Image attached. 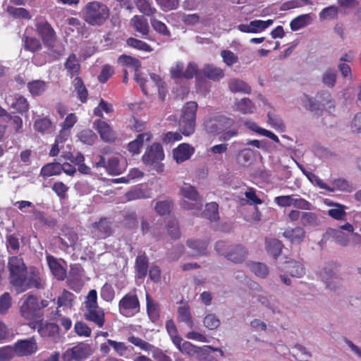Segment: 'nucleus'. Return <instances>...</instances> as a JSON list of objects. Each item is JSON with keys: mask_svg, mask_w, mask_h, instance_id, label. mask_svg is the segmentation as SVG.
<instances>
[{"mask_svg": "<svg viewBox=\"0 0 361 361\" xmlns=\"http://www.w3.org/2000/svg\"><path fill=\"white\" fill-rule=\"evenodd\" d=\"M44 46L47 49V55L49 62L57 61L64 55V47L62 46H56V42H51L50 45Z\"/></svg>", "mask_w": 361, "mask_h": 361, "instance_id": "obj_37", "label": "nucleus"}, {"mask_svg": "<svg viewBox=\"0 0 361 361\" xmlns=\"http://www.w3.org/2000/svg\"><path fill=\"white\" fill-rule=\"evenodd\" d=\"M6 104L11 108L16 110L17 113L23 114L29 110V104L27 100L23 96L13 97L10 96L6 99Z\"/></svg>", "mask_w": 361, "mask_h": 361, "instance_id": "obj_20", "label": "nucleus"}, {"mask_svg": "<svg viewBox=\"0 0 361 361\" xmlns=\"http://www.w3.org/2000/svg\"><path fill=\"white\" fill-rule=\"evenodd\" d=\"M301 224L303 226H317L319 220L317 214L311 212H303L301 214Z\"/></svg>", "mask_w": 361, "mask_h": 361, "instance_id": "obj_46", "label": "nucleus"}, {"mask_svg": "<svg viewBox=\"0 0 361 361\" xmlns=\"http://www.w3.org/2000/svg\"><path fill=\"white\" fill-rule=\"evenodd\" d=\"M164 159V152L162 146L159 143H153L147 147L142 156L145 164L152 166L157 172H162L164 166L161 161Z\"/></svg>", "mask_w": 361, "mask_h": 361, "instance_id": "obj_7", "label": "nucleus"}, {"mask_svg": "<svg viewBox=\"0 0 361 361\" xmlns=\"http://www.w3.org/2000/svg\"><path fill=\"white\" fill-rule=\"evenodd\" d=\"M27 88L32 95L38 96L46 90V83L42 80H34L28 82Z\"/></svg>", "mask_w": 361, "mask_h": 361, "instance_id": "obj_52", "label": "nucleus"}, {"mask_svg": "<svg viewBox=\"0 0 361 361\" xmlns=\"http://www.w3.org/2000/svg\"><path fill=\"white\" fill-rule=\"evenodd\" d=\"M6 11L13 18H23L30 19L31 16L28 11L24 8H16L11 6H8L6 8Z\"/></svg>", "mask_w": 361, "mask_h": 361, "instance_id": "obj_57", "label": "nucleus"}, {"mask_svg": "<svg viewBox=\"0 0 361 361\" xmlns=\"http://www.w3.org/2000/svg\"><path fill=\"white\" fill-rule=\"evenodd\" d=\"M65 68L68 75L73 78L78 75L80 71V64L75 54H71L65 62Z\"/></svg>", "mask_w": 361, "mask_h": 361, "instance_id": "obj_30", "label": "nucleus"}, {"mask_svg": "<svg viewBox=\"0 0 361 361\" xmlns=\"http://www.w3.org/2000/svg\"><path fill=\"white\" fill-rule=\"evenodd\" d=\"M59 331V326L56 323L43 322L42 319H39L37 331L42 337L49 338L56 341L60 337Z\"/></svg>", "mask_w": 361, "mask_h": 361, "instance_id": "obj_14", "label": "nucleus"}, {"mask_svg": "<svg viewBox=\"0 0 361 361\" xmlns=\"http://www.w3.org/2000/svg\"><path fill=\"white\" fill-rule=\"evenodd\" d=\"M61 174V163L56 161L46 164L40 170V176L44 178Z\"/></svg>", "mask_w": 361, "mask_h": 361, "instance_id": "obj_33", "label": "nucleus"}, {"mask_svg": "<svg viewBox=\"0 0 361 361\" xmlns=\"http://www.w3.org/2000/svg\"><path fill=\"white\" fill-rule=\"evenodd\" d=\"M302 102L307 109L315 112L320 111L321 114L324 110L331 113V109L334 110L336 106L335 100L331 97V93L326 90L318 92L314 99L305 94Z\"/></svg>", "mask_w": 361, "mask_h": 361, "instance_id": "obj_2", "label": "nucleus"}, {"mask_svg": "<svg viewBox=\"0 0 361 361\" xmlns=\"http://www.w3.org/2000/svg\"><path fill=\"white\" fill-rule=\"evenodd\" d=\"M138 11L146 16H153L157 8L152 6L151 0H133Z\"/></svg>", "mask_w": 361, "mask_h": 361, "instance_id": "obj_34", "label": "nucleus"}, {"mask_svg": "<svg viewBox=\"0 0 361 361\" xmlns=\"http://www.w3.org/2000/svg\"><path fill=\"white\" fill-rule=\"evenodd\" d=\"M134 30L142 36L147 35L149 32V26L147 20L143 16H134L130 20Z\"/></svg>", "mask_w": 361, "mask_h": 361, "instance_id": "obj_24", "label": "nucleus"}, {"mask_svg": "<svg viewBox=\"0 0 361 361\" xmlns=\"http://www.w3.org/2000/svg\"><path fill=\"white\" fill-rule=\"evenodd\" d=\"M69 188L64 184L62 181H56L51 186V190L56 193L60 200H65L67 198V192Z\"/></svg>", "mask_w": 361, "mask_h": 361, "instance_id": "obj_60", "label": "nucleus"}, {"mask_svg": "<svg viewBox=\"0 0 361 361\" xmlns=\"http://www.w3.org/2000/svg\"><path fill=\"white\" fill-rule=\"evenodd\" d=\"M52 123L48 118H42L36 120L34 123V128L36 131L44 133L51 129Z\"/></svg>", "mask_w": 361, "mask_h": 361, "instance_id": "obj_61", "label": "nucleus"}, {"mask_svg": "<svg viewBox=\"0 0 361 361\" xmlns=\"http://www.w3.org/2000/svg\"><path fill=\"white\" fill-rule=\"evenodd\" d=\"M187 245L194 250L195 255H208V242L206 240H188Z\"/></svg>", "mask_w": 361, "mask_h": 361, "instance_id": "obj_38", "label": "nucleus"}, {"mask_svg": "<svg viewBox=\"0 0 361 361\" xmlns=\"http://www.w3.org/2000/svg\"><path fill=\"white\" fill-rule=\"evenodd\" d=\"M24 49L32 53L39 51L42 49V44L35 37L24 36L23 38Z\"/></svg>", "mask_w": 361, "mask_h": 361, "instance_id": "obj_43", "label": "nucleus"}, {"mask_svg": "<svg viewBox=\"0 0 361 361\" xmlns=\"http://www.w3.org/2000/svg\"><path fill=\"white\" fill-rule=\"evenodd\" d=\"M118 63L122 66L133 68L135 72H137L141 66V63L137 59L126 54L121 55L118 57Z\"/></svg>", "mask_w": 361, "mask_h": 361, "instance_id": "obj_40", "label": "nucleus"}, {"mask_svg": "<svg viewBox=\"0 0 361 361\" xmlns=\"http://www.w3.org/2000/svg\"><path fill=\"white\" fill-rule=\"evenodd\" d=\"M127 44L133 48L146 52H151L153 49L146 42L134 37H130L126 41Z\"/></svg>", "mask_w": 361, "mask_h": 361, "instance_id": "obj_53", "label": "nucleus"}, {"mask_svg": "<svg viewBox=\"0 0 361 361\" xmlns=\"http://www.w3.org/2000/svg\"><path fill=\"white\" fill-rule=\"evenodd\" d=\"M333 192L339 190L345 192H351L354 190V188L351 183L344 178H338L332 182Z\"/></svg>", "mask_w": 361, "mask_h": 361, "instance_id": "obj_47", "label": "nucleus"}, {"mask_svg": "<svg viewBox=\"0 0 361 361\" xmlns=\"http://www.w3.org/2000/svg\"><path fill=\"white\" fill-rule=\"evenodd\" d=\"M235 121L225 116L219 115L204 122V128L209 134H219L235 126Z\"/></svg>", "mask_w": 361, "mask_h": 361, "instance_id": "obj_9", "label": "nucleus"}, {"mask_svg": "<svg viewBox=\"0 0 361 361\" xmlns=\"http://www.w3.org/2000/svg\"><path fill=\"white\" fill-rule=\"evenodd\" d=\"M203 75L209 80H219L224 76V71L213 64H206L202 68Z\"/></svg>", "mask_w": 361, "mask_h": 361, "instance_id": "obj_29", "label": "nucleus"}, {"mask_svg": "<svg viewBox=\"0 0 361 361\" xmlns=\"http://www.w3.org/2000/svg\"><path fill=\"white\" fill-rule=\"evenodd\" d=\"M198 105L195 102H188L182 108L178 128L182 135L190 136L195 130L196 114Z\"/></svg>", "mask_w": 361, "mask_h": 361, "instance_id": "obj_3", "label": "nucleus"}, {"mask_svg": "<svg viewBox=\"0 0 361 361\" xmlns=\"http://www.w3.org/2000/svg\"><path fill=\"white\" fill-rule=\"evenodd\" d=\"M178 321L179 322H184L189 328L193 327L190 310L188 305L178 308Z\"/></svg>", "mask_w": 361, "mask_h": 361, "instance_id": "obj_39", "label": "nucleus"}, {"mask_svg": "<svg viewBox=\"0 0 361 361\" xmlns=\"http://www.w3.org/2000/svg\"><path fill=\"white\" fill-rule=\"evenodd\" d=\"M20 315L27 320L41 319L43 312L40 311L38 298L33 294H27L20 307Z\"/></svg>", "mask_w": 361, "mask_h": 361, "instance_id": "obj_8", "label": "nucleus"}, {"mask_svg": "<svg viewBox=\"0 0 361 361\" xmlns=\"http://www.w3.org/2000/svg\"><path fill=\"white\" fill-rule=\"evenodd\" d=\"M180 195L191 201L193 203H190L187 201H183L182 207L186 209H197L200 210L202 207V200L197 190L195 187L190 184L184 183L180 190Z\"/></svg>", "mask_w": 361, "mask_h": 361, "instance_id": "obj_10", "label": "nucleus"}, {"mask_svg": "<svg viewBox=\"0 0 361 361\" xmlns=\"http://www.w3.org/2000/svg\"><path fill=\"white\" fill-rule=\"evenodd\" d=\"M46 260L51 274L59 281H63L66 277V270L57 261V259L51 255L46 256Z\"/></svg>", "mask_w": 361, "mask_h": 361, "instance_id": "obj_18", "label": "nucleus"}, {"mask_svg": "<svg viewBox=\"0 0 361 361\" xmlns=\"http://www.w3.org/2000/svg\"><path fill=\"white\" fill-rule=\"evenodd\" d=\"M250 270L258 277L265 278L269 274V269L266 264L261 262H250L248 264Z\"/></svg>", "mask_w": 361, "mask_h": 361, "instance_id": "obj_50", "label": "nucleus"}, {"mask_svg": "<svg viewBox=\"0 0 361 361\" xmlns=\"http://www.w3.org/2000/svg\"><path fill=\"white\" fill-rule=\"evenodd\" d=\"M140 302L136 288L126 293L118 301L119 314L125 317H133L140 312Z\"/></svg>", "mask_w": 361, "mask_h": 361, "instance_id": "obj_6", "label": "nucleus"}, {"mask_svg": "<svg viewBox=\"0 0 361 361\" xmlns=\"http://www.w3.org/2000/svg\"><path fill=\"white\" fill-rule=\"evenodd\" d=\"M124 171L119 164V159L116 157H113L109 159L106 162V171L111 175H119Z\"/></svg>", "mask_w": 361, "mask_h": 361, "instance_id": "obj_45", "label": "nucleus"}, {"mask_svg": "<svg viewBox=\"0 0 361 361\" xmlns=\"http://www.w3.org/2000/svg\"><path fill=\"white\" fill-rule=\"evenodd\" d=\"M172 208L173 202L169 200L157 202L154 206L156 212L161 216L170 214Z\"/></svg>", "mask_w": 361, "mask_h": 361, "instance_id": "obj_54", "label": "nucleus"}, {"mask_svg": "<svg viewBox=\"0 0 361 361\" xmlns=\"http://www.w3.org/2000/svg\"><path fill=\"white\" fill-rule=\"evenodd\" d=\"M283 236L292 244H300L305 238V231L300 226L287 228L283 233Z\"/></svg>", "mask_w": 361, "mask_h": 361, "instance_id": "obj_19", "label": "nucleus"}, {"mask_svg": "<svg viewBox=\"0 0 361 361\" xmlns=\"http://www.w3.org/2000/svg\"><path fill=\"white\" fill-rule=\"evenodd\" d=\"M322 277L326 284V287L329 289H335L336 286L334 283H338L340 279L336 276L333 270L325 267L322 273Z\"/></svg>", "mask_w": 361, "mask_h": 361, "instance_id": "obj_42", "label": "nucleus"}, {"mask_svg": "<svg viewBox=\"0 0 361 361\" xmlns=\"http://www.w3.org/2000/svg\"><path fill=\"white\" fill-rule=\"evenodd\" d=\"M12 348L13 353H16L18 356H27L37 351V345L35 338H30L17 341Z\"/></svg>", "mask_w": 361, "mask_h": 361, "instance_id": "obj_13", "label": "nucleus"}, {"mask_svg": "<svg viewBox=\"0 0 361 361\" xmlns=\"http://www.w3.org/2000/svg\"><path fill=\"white\" fill-rule=\"evenodd\" d=\"M80 142L87 145H92L97 139V135L90 129H84L78 134Z\"/></svg>", "mask_w": 361, "mask_h": 361, "instance_id": "obj_48", "label": "nucleus"}, {"mask_svg": "<svg viewBox=\"0 0 361 361\" xmlns=\"http://www.w3.org/2000/svg\"><path fill=\"white\" fill-rule=\"evenodd\" d=\"M218 208L219 205L214 202L207 203L202 212V216L210 221H217L219 218Z\"/></svg>", "mask_w": 361, "mask_h": 361, "instance_id": "obj_44", "label": "nucleus"}, {"mask_svg": "<svg viewBox=\"0 0 361 361\" xmlns=\"http://www.w3.org/2000/svg\"><path fill=\"white\" fill-rule=\"evenodd\" d=\"M267 117L268 123L273 128L281 132H284L286 130V126L283 121L278 116L269 112L267 114Z\"/></svg>", "mask_w": 361, "mask_h": 361, "instance_id": "obj_58", "label": "nucleus"}, {"mask_svg": "<svg viewBox=\"0 0 361 361\" xmlns=\"http://www.w3.org/2000/svg\"><path fill=\"white\" fill-rule=\"evenodd\" d=\"M149 267V259L146 254L137 256L135 262V269L136 271V276L139 279H144L147 274Z\"/></svg>", "mask_w": 361, "mask_h": 361, "instance_id": "obj_23", "label": "nucleus"}, {"mask_svg": "<svg viewBox=\"0 0 361 361\" xmlns=\"http://www.w3.org/2000/svg\"><path fill=\"white\" fill-rule=\"evenodd\" d=\"M146 309L147 315L152 322L159 320L160 317L159 305L148 293L146 294Z\"/></svg>", "mask_w": 361, "mask_h": 361, "instance_id": "obj_25", "label": "nucleus"}, {"mask_svg": "<svg viewBox=\"0 0 361 361\" xmlns=\"http://www.w3.org/2000/svg\"><path fill=\"white\" fill-rule=\"evenodd\" d=\"M23 283L18 286L16 292L21 293L32 288L37 290L44 289L47 283L40 270L35 267L30 266L27 269L26 274L23 278Z\"/></svg>", "mask_w": 361, "mask_h": 361, "instance_id": "obj_4", "label": "nucleus"}, {"mask_svg": "<svg viewBox=\"0 0 361 361\" xmlns=\"http://www.w3.org/2000/svg\"><path fill=\"white\" fill-rule=\"evenodd\" d=\"M36 32L44 45H50L57 40L56 33L51 25L47 20H40L35 24Z\"/></svg>", "mask_w": 361, "mask_h": 361, "instance_id": "obj_12", "label": "nucleus"}, {"mask_svg": "<svg viewBox=\"0 0 361 361\" xmlns=\"http://www.w3.org/2000/svg\"><path fill=\"white\" fill-rule=\"evenodd\" d=\"M151 25L152 28L158 33L166 36L170 37L171 36V32L168 29L166 24L161 20H159L155 18L151 19Z\"/></svg>", "mask_w": 361, "mask_h": 361, "instance_id": "obj_63", "label": "nucleus"}, {"mask_svg": "<svg viewBox=\"0 0 361 361\" xmlns=\"http://www.w3.org/2000/svg\"><path fill=\"white\" fill-rule=\"evenodd\" d=\"M111 222L106 217L101 218L92 224V228L100 233L102 238H106L114 233Z\"/></svg>", "mask_w": 361, "mask_h": 361, "instance_id": "obj_21", "label": "nucleus"}, {"mask_svg": "<svg viewBox=\"0 0 361 361\" xmlns=\"http://www.w3.org/2000/svg\"><path fill=\"white\" fill-rule=\"evenodd\" d=\"M100 295L104 301L111 302L115 298V290L111 284L106 283L101 288Z\"/></svg>", "mask_w": 361, "mask_h": 361, "instance_id": "obj_62", "label": "nucleus"}, {"mask_svg": "<svg viewBox=\"0 0 361 361\" xmlns=\"http://www.w3.org/2000/svg\"><path fill=\"white\" fill-rule=\"evenodd\" d=\"M312 21L311 13L300 15L293 18L290 23V27L293 31L299 30L308 25Z\"/></svg>", "mask_w": 361, "mask_h": 361, "instance_id": "obj_31", "label": "nucleus"}, {"mask_svg": "<svg viewBox=\"0 0 361 361\" xmlns=\"http://www.w3.org/2000/svg\"><path fill=\"white\" fill-rule=\"evenodd\" d=\"M229 90L232 92H241L244 94H250L251 87L245 82L239 79H231L228 82Z\"/></svg>", "mask_w": 361, "mask_h": 361, "instance_id": "obj_36", "label": "nucleus"}, {"mask_svg": "<svg viewBox=\"0 0 361 361\" xmlns=\"http://www.w3.org/2000/svg\"><path fill=\"white\" fill-rule=\"evenodd\" d=\"M94 127L103 141L114 142L116 140V133L106 121L98 119L94 122Z\"/></svg>", "mask_w": 361, "mask_h": 361, "instance_id": "obj_15", "label": "nucleus"}, {"mask_svg": "<svg viewBox=\"0 0 361 361\" xmlns=\"http://www.w3.org/2000/svg\"><path fill=\"white\" fill-rule=\"evenodd\" d=\"M255 158V152L252 149L245 148L238 152L235 161L242 167H248L251 165Z\"/></svg>", "mask_w": 361, "mask_h": 361, "instance_id": "obj_26", "label": "nucleus"}, {"mask_svg": "<svg viewBox=\"0 0 361 361\" xmlns=\"http://www.w3.org/2000/svg\"><path fill=\"white\" fill-rule=\"evenodd\" d=\"M166 229L169 235L173 239H178L180 236V228L176 219H169L166 223Z\"/></svg>", "mask_w": 361, "mask_h": 361, "instance_id": "obj_59", "label": "nucleus"}, {"mask_svg": "<svg viewBox=\"0 0 361 361\" xmlns=\"http://www.w3.org/2000/svg\"><path fill=\"white\" fill-rule=\"evenodd\" d=\"M195 152V149L188 143H181L173 150L174 160L180 164L189 159Z\"/></svg>", "mask_w": 361, "mask_h": 361, "instance_id": "obj_16", "label": "nucleus"}, {"mask_svg": "<svg viewBox=\"0 0 361 361\" xmlns=\"http://www.w3.org/2000/svg\"><path fill=\"white\" fill-rule=\"evenodd\" d=\"M286 270L293 277L300 278L305 274L303 265L295 260H290L287 262Z\"/></svg>", "mask_w": 361, "mask_h": 361, "instance_id": "obj_35", "label": "nucleus"}, {"mask_svg": "<svg viewBox=\"0 0 361 361\" xmlns=\"http://www.w3.org/2000/svg\"><path fill=\"white\" fill-rule=\"evenodd\" d=\"M273 23L274 20L271 19L267 20H255L250 23V27L251 28L252 33H257L265 30L271 25Z\"/></svg>", "mask_w": 361, "mask_h": 361, "instance_id": "obj_55", "label": "nucleus"}, {"mask_svg": "<svg viewBox=\"0 0 361 361\" xmlns=\"http://www.w3.org/2000/svg\"><path fill=\"white\" fill-rule=\"evenodd\" d=\"M179 350L183 353H186L189 355H193L195 354H205L207 350L205 348L197 347L192 344L190 342L184 341L182 343L180 349Z\"/></svg>", "mask_w": 361, "mask_h": 361, "instance_id": "obj_49", "label": "nucleus"}, {"mask_svg": "<svg viewBox=\"0 0 361 361\" xmlns=\"http://www.w3.org/2000/svg\"><path fill=\"white\" fill-rule=\"evenodd\" d=\"M90 346L84 343H79L67 349L62 355L63 361H82L90 355Z\"/></svg>", "mask_w": 361, "mask_h": 361, "instance_id": "obj_11", "label": "nucleus"}, {"mask_svg": "<svg viewBox=\"0 0 361 361\" xmlns=\"http://www.w3.org/2000/svg\"><path fill=\"white\" fill-rule=\"evenodd\" d=\"M20 240H23V238L19 233H7L6 235V245L7 250L11 249L13 252L18 251L20 247Z\"/></svg>", "mask_w": 361, "mask_h": 361, "instance_id": "obj_41", "label": "nucleus"}, {"mask_svg": "<svg viewBox=\"0 0 361 361\" xmlns=\"http://www.w3.org/2000/svg\"><path fill=\"white\" fill-rule=\"evenodd\" d=\"M336 71L335 69L329 68L324 73L322 80L326 87L333 88L336 82Z\"/></svg>", "mask_w": 361, "mask_h": 361, "instance_id": "obj_51", "label": "nucleus"}, {"mask_svg": "<svg viewBox=\"0 0 361 361\" xmlns=\"http://www.w3.org/2000/svg\"><path fill=\"white\" fill-rule=\"evenodd\" d=\"M74 331L79 336L89 337L91 335L92 330L87 324L83 322H76L74 324Z\"/></svg>", "mask_w": 361, "mask_h": 361, "instance_id": "obj_64", "label": "nucleus"}, {"mask_svg": "<svg viewBox=\"0 0 361 361\" xmlns=\"http://www.w3.org/2000/svg\"><path fill=\"white\" fill-rule=\"evenodd\" d=\"M75 299V295L70 291L64 289L60 296L57 298L58 308L63 306H71Z\"/></svg>", "mask_w": 361, "mask_h": 361, "instance_id": "obj_56", "label": "nucleus"}, {"mask_svg": "<svg viewBox=\"0 0 361 361\" xmlns=\"http://www.w3.org/2000/svg\"><path fill=\"white\" fill-rule=\"evenodd\" d=\"M266 250L274 259H277L281 254L283 244L276 238H266Z\"/></svg>", "mask_w": 361, "mask_h": 361, "instance_id": "obj_27", "label": "nucleus"}, {"mask_svg": "<svg viewBox=\"0 0 361 361\" xmlns=\"http://www.w3.org/2000/svg\"><path fill=\"white\" fill-rule=\"evenodd\" d=\"M84 317L87 321L94 323L97 327H103L105 322V314L102 308H90L85 310Z\"/></svg>", "mask_w": 361, "mask_h": 361, "instance_id": "obj_17", "label": "nucleus"}, {"mask_svg": "<svg viewBox=\"0 0 361 361\" xmlns=\"http://www.w3.org/2000/svg\"><path fill=\"white\" fill-rule=\"evenodd\" d=\"M7 268L9 282L16 290L18 286L23 284V278L26 274L27 267L20 255H16L8 258Z\"/></svg>", "mask_w": 361, "mask_h": 361, "instance_id": "obj_5", "label": "nucleus"}, {"mask_svg": "<svg viewBox=\"0 0 361 361\" xmlns=\"http://www.w3.org/2000/svg\"><path fill=\"white\" fill-rule=\"evenodd\" d=\"M73 85L77 93L78 99L82 103H86L87 101L88 91L80 77H76L73 81Z\"/></svg>", "mask_w": 361, "mask_h": 361, "instance_id": "obj_32", "label": "nucleus"}, {"mask_svg": "<svg viewBox=\"0 0 361 361\" xmlns=\"http://www.w3.org/2000/svg\"><path fill=\"white\" fill-rule=\"evenodd\" d=\"M150 137L151 135L149 133H140L135 140L128 143V150L132 155L140 154L145 138H146V140H149Z\"/></svg>", "mask_w": 361, "mask_h": 361, "instance_id": "obj_28", "label": "nucleus"}, {"mask_svg": "<svg viewBox=\"0 0 361 361\" xmlns=\"http://www.w3.org/2000/svg\"><path fill=\"white\" fill-rule=\"evenodd\" d=\"M247 255V250L240 245L232 247L226 255V258L234 263H242Z\"/></svg>", "mask_w": 361, "mask_h": 361, "instance_id": "obj_22", "label": "nucleus"}, {"mask_svg": "<svg viewBox=\"0 0 361 361\" xmlns=\"http://www.w3.org/2000/svg\"><path fill=\"white\" fill-rule=\"evenodd\" d=\"M84 20L90 25H102L109 17V9L100 1L88 2L82 10Z\"/></svg>", "mask_w": 361, "mask_h": 361, "instance_id": "obj_1", "label": "nucleus"}]
</instances>
